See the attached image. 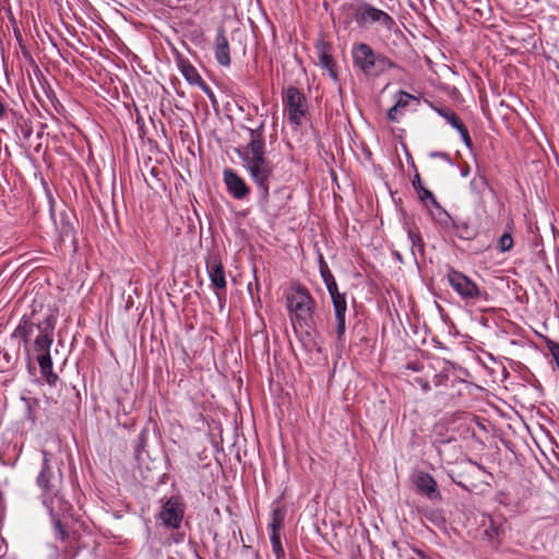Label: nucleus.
Segmentation results:
<instances>
[{
    "mask_svg": "<svg viewBox=\"0 0 559 559\" xmlns=\"http://www.w3.org/2000/svg\"><path fill=\"white\" fill-rule=\"evenodd\" d=\"M487 180L484 176H477V177H474L471 182H469V189L471 191L474 193V195L480 200L481 199V194L483 192L485 191V189L487 188Z\"/></svg>",
    "mask_w": 559,
    "mask_h": 559,
    "instance_id": "22",
    "label": "nucleus"
},
{
    "mask_svg": "<svg viewBox=\"0 0 559 559\" xmlns=\"http://www.w3.org/2000/svg\"><path fill=\"white\" fill-rule=\"evenodd\" d=\"M52 332L53 326L47 324L46 328L37 335L35 340V349L38 354L50 353V346L52 344Z\"/></svg>",
    "mask_w": 559,
    "mask_h": 559,
    "instance_id": "17",
    "label": "nucleus"
},
{
    "mask_svg": "<svg viewBox=\"0 0 559 559\" xmlns=\"http://www.w3.org/2000/svg\"><path fill=\"white\" fill-rule=\"evenodd\" d=\"M412 185H413V187H414V189L416 191H418L420 188H424V186L421 185L420 176H419L418 173L415 174V176H414V178L412 180Z\"/></svg>",
    "mask_w": 559,
    "mask_h": 559,
    "instance_id": "35",
    "label": "nucleus"
},
{
    "mask_svg": "<svg viewBox=\"0 0 559 559\" xmlns=\"http://www.w3.org/2000/svg\"><path fill=\"white\" fill-rule=\"evenodd\" d=\"M321 276L326 285L328 292L330 296H334L337 294H341L337 288V284L335 282L334 276L332 275L331 271L329 270L328 265L325 263L321 264L320 267Z\"/></svg>",
    "mask_w": 559,
    "mask_h": 559,
    "instance_id": "20",
    "label": "nucleus"
},
{
    "mask_svg": "<svg viewBox=\"0 0 559 559\" xmlns=\"http://www.w3.org/2000/svg\"><path fill=\"white\" fill-rule=\"evenodd\" d=\"M182 538H183V534H177L176 537H175V542L179 543V542L182 540Z\"/></svg>",
    "mask_w": 559,
    "mask_h": 559,
    "instance_id": "37",
    "label": "nucleus"
},
{
    "mask_svg": "<svg viewBox=\"0 0 559 559\" xmlns=\"http://www.w3.org/2000/svg\"><path fill=\"white\" fill-rule=\"evenodd\" d=\"M513 247V238L511 234L506 233L503 234L498 242V248L501 252L509 251Z\"/></svg>",
    "mask_w": 559,
    "mask_h": 559,
    "instance_id": "27",
    "label": "nucleus"
},
{
    "mask_svg": "<svg viewBox=\"0 0 559 559\" xmlns=\"http://www.w3.org/2000/svg\"><path fill=\"white\" fill-rule=\"evenodd\" d=\"M354 19L358 25L364 27L376 23L386 31H391L395 25V22L391 15L366 2L360 3L357 7Z\"/></svg>",
    "mask_w": 559,
    "mask_h": 559,
    "instance_id": "6",
    "label": "nucleus"
},
{
    "mask_svg": "<svg viewBox=\"0 0 559 559\" xmlns=\"http://www.w3.org/2000/svg\"><path fill=\"white\" fill-rule=\"evenodd\" d=\"M22 401L25 403L26 409H27V418L31 421H35V415L33 412V405L37 404L36 400L25 399L22 397Z\"/></svg>",
    "mask_w": 559,
    "mask_h": 559,
    "instance_id": "29",
    "label": "nucleus"
},
{
    "mask_svg": "<svg viewBox=\"0 0 559 559\" xmlns=\"http://www.w3.org/2000/svg\"><path fill=\"white\" fill-rule=\"evenodd\" d=\"M414 552L417 554L421 559H426V555L421 550L414 549Z\"/></svg>",
    "mask_w": 559,
    "mask_h": 559,
    "instance_id": "36",
    "label": "nucleus"
},
{
    "mask_svg": "<svg viewBox=\"0 0 559 559\" xmlns=\"http://www.w3.org/2000/svg\"><path fill=\"white\" fill-rule=\"evenodd\" d=\"M284 104L288 111V119L292 123L297 126L306 115V99L305 96L296 87H288L284 95Z\"/></svg>",
    "mask_w": 559,
    "mask_h": 559,
    "instance_id": "8",
    "label": "nucleus"
},
{
    "mask_svg": "<svg viewBox=\"0 0 559 559\" xmlns=\"http://www.w3.org/2000/svg\"><path fill=\"white\" fill-rule=\"evenodd\" d=\"M407 551V547H401L396 542H391L386 545L385 549L383 550V554L389 559H404V557H406Z\"/></svg>",
    "mask_w": 559,
    "mask_h": 559,
    "instance_id": "21",
    "label": "nucleus"
},
{
    "mask_svg": "<svg viewBox=\"0 0 559 559\" xmlns=\"http://www.w3.org/2000/svg\"><path fill=\"white\" fill-rule=\"evenodd\" d=\"M334 317L336 322V336L337 341H342L346 331V311H347V301L345 298V294H337L331 296Z\"/></svg>",
    "mask_w": 559,
    "mask_h": 559,
    "instance_id": "9",
    "label": "nucleus"
},
{
    "mask_svg": "<svg viewBox=\"0 0 559 559\" xmlns=\"http://www.w3.org/2000/svg\"><path fill=\"white\" fill-rule=\"evenodd\" d=\"M395 99L396 107L401 108L402 110L406 108L411 102H418L416 97L406 92H399L395 96Z\"/></svg>",
    "mask_w": 559,
    "mask_h": 559,
    "instance_id": "24",
    "label": "nucleus"
},
{
    "mask_svg": "<svg viewBox=\"0 0 559 559\" xmlns=\"http://www.w3.org/2000/svg\"><path fill=\"white\" fill-rule=\"evenodd\" d=\"M37 361L41 373L52 369V359L50 353L37 354Z\"/></svg>",
    "mask_w": 559,
    "mask_h": 559,
    "instance_id": "25",
    "label": "nucleus"
},
{
    "mask_svg": "<svg viewBox=\"0 0 559 559\" xmlns=\"http://www.w3.org/2000/svg\"><path fill=\"white\" fill-rule=\"evenodd\" d=\"M403 115V111L401 108H397L396 105H394L392 108H390L388 112V118L391 121H399L400 117Z\"/></svg>",
    "mask_w": 559,
    "mask_h": 559,
    "instance_id": "31",
    "label": "nucleus"
},
{
    "mask_svg": "<svg viewBox=\"0 0 559 559\" xmlns=\"http://www.w3.org/2000/svg\"><path fill=\"white\" fill-rule=\"evenodd\" d=\"M439 114L449 122L452 127H454L461 134L463 141L471 145V138L468 131L462 120L456 116L453 111L449 109H441Z\"/></svg>",
    "mask_w": 559,
    "mask_h": 559,
    "instance_id": "16",
    "label": "nucleus"
},
{
    "mask_svg": "<svg viewBox=\"0 0 559 559\" xmlns=\"http://www.w3.org/2000/svg\"><path fill=\"white\" fill-rule=\"evenodd\" d=\"M185 515V504L178 497H170L158 513L162 524L171 530H178Z\"/></svg>",
    "mask_w": 559,
    "mask_h": 559,
    "instance_id": "7",
    "label": "nucleus"
},
{
    "mask_svg": "<svg viewBox=\"0 0 559 559\" xmlns=\"http://www.w3.org/2000/svg\"><path fill=\"white\" fill-rule=\"evenodd\" d=\"M451 222H452V226L455 230V235L459 238L464 239V240H471V239L475 238L476 229L473 228L468 223L463 222V221H453V219H451Z\"/></svg>",
    "mask_w": 559,
    "mask_h": 559,
    "instance_id": "18",
    "label": "nucleus"
},
{
    "mask_svg": "<svg viewBox=\"0 0 559 559\" xmlns=\"http://www.w3.org/2000/svg\"><path fill=\"white\" fill-rule=\"evenodd\" d=\"M271 542H272V545H273V549L276 554H278L280 551H282V545H281V538H280V534L276 532V531H272V534H271Z\"/></svg>",
    "mask_w": 559,
    "mask_h": 559,
    "instance_id": "30",
    "label": "nucleus"
},
{
    "mask_svg": "<svg viewBox=\"0 0 559 559\" xmlns=\"http://www.w3.org/2000/svg\"><path fill=\"white\" fill-rule=\"evenodd\" d=\"M4 111H5V108H4V106L0 103V118L3 116Z\"/></svg>",
    "mask_w": 559,
    "mask_h": 559,
    "instance_id": "38",
    "label": "nucleus"
},
{
    "mask_svg": "<svg viewBox=\"0 0 559 559\" xmlns=\"http://www.w3.org/2000/svg\"><path fill=\"white\" fill-rule=\"evenodd\" d=\"M284 516H285V513L281 509H276V510L273 511V513H272V522L270 524L272 531H276L277 532L282 527L283 521H284Z\"/></svg>",
    "mask_w": 559,
    "mask_h": 559,
    "instance_id": "26",
    "label": "nucleus"
},
{
    "mask_svg": "<svg viewBox=\"0 0 559 559\" xmlns=\"http://www.w3.org/2000/svg\"><path fill=\"white\" fill-rule=\"evenodd\" d=\"M41 374L45 377L46 381H47L50 385L55 384V383H56V381L58 380V376L53 372V370H52V369L50 370V372H49V371H46V372H43Z\"/></svg>",
    "mask_w": 559,
    "mask_h": 559,
    "instance_id": "32",
    "label": "nucleus"
},
{
    "mask_svg": "<svg viewBox=\"0 0 559 559\" xmlns=\"http://www.w3.org/2000/svg\"><path fill=\"white\" fill-rule=\"evenodd\" d=\"M406 559H413V558H406Z\"/></svg>",
    "mask_w": 559,
    "mask_h": 559,
    "instance_id": "39",
    "label": "nucleus"
},
{
    "mask_svg": "<svg viewBox=\"0 0 559 559\" xmlns=\"http://www.w3.org/2000/svg\"><path fill=\"white\" fill-rule=\"evenodd\" d=\"M415 485L421 493L426 495L430 499H435L440 496L436 480L427 473H418L415 476Z\"/></svg>",
    "mask_w": 559,
    "mask_h": 559,
    "instance_id": "12",
    "label": "nucleus"
},
{
    "mask_svg": "<svg viewBox=\"0 0 559 559\" xmlns=\"http://www.w3.org/2000/svg\"><path fill=\"white\" fill-rule=\"evenodd\" d=\"M248 131L250 140L246 146L238 151V155L252 181L258 186L262 195L266 197L270 190L273 166L265 157L264 122H261L254 129H248Z\"/></svg>",
    "mask_w": 559,
    "mask_h": 559,
    "instance_id": "1",
    "label": "nucleus"
},
{
    "mask_svg": "<svg viewBox=\"0 0 559 559\" xmlns=\"http://www.w3.org/2000/svg\"><path fill=\"white\" fill-rule=\"evenodd\" d=\"M408 239L412 243V251L413 253L415 254V250H417L418 252L423 253L424 251V242H423V239L420 237V235L413 230V229H409L408 230Z\"/></svg>",
    "mask_w": 559,
    "mask_h": 559,
    "instance_id": "23",
    "label": "nucleus"
},
{
    "mask_svg": "<svg viewBox=\"0 0 559 559\" xmlns=\"http://www.w3.org/2000/svg\"><path fill=\"white\" fill-rule=\"evenodd\" d=\"M41 374L45 377L46 381H47L50 385L55 384V383H56V381L58 380V376L53 372V370H52V369L50 370V372H49V371H46V372H43Z\"/></svg>",
    "mask_w": 559,
    "mask_h": 559,
    "instance_id": "33",
    "label": "nucleus"
},
{
    "mask_svg": "<svg viewBox=\"0 0 559 559\" xmlns=\"http://www.w3.org/2000/svg\"><path fill=\"white\" fill-rule=\"evenodd\" d=\"M33 330H34V324L29 320L23 318L21 320L20 324L17 325V328L15 329L13 335L15 337L21 338L24 343H28L31 340Z\"/></svg>",
    "mask_w": 559,
    "mask_h": 559,
    "instance_id": "19",
    "label": "nucleus"
},
{
    "mask_svg": "<svg viewBox=\"0 0 559 559\" xmlns=\"http://www.w3.org/2000/svg\"><path fill=\"white\" fill-rule=\"evenodd\" d=\"M430 157H432V158H441L443 160L450 162L449 154H447L444 152H431L430 153Z\"/></svg>",
    "mask_w": 559,
    "mask_h": 559,
    "instance_id": "34",
    "label": "nucleus"
},
{
    "mask_svg": "<svg viewBox=\"0 0 559 559\" xmlns=\"http://www.w3.org/2000/svg\"><path fill=\"white\" fill-rule=\"evenodd\" d=\"M214 50L219 64L225 67L230 64L229 44L223 29H219L216 34Z\"/></svg>",
    "mask_w": 559,
    "mask_h": 559,
    "instance_id": "13",
    "label": "nucleus"
},
{
    "mask_svg": "<svg viewBox=\"0 0 559 559\" xmlns=\"http://www.w3.org/2000/svg\"><path fill=\"white\" fill-rule=\"evenodd\" d=\"M223 177L227 190L234 198L241 200L248 195V186L246 185L245 180L234 169H225Z\"/></svg>",
    "mask_w": 559,
    "mask_h": 559,
    "instance_id": "10",
    "label": "nucleus"
},
{
    "mask_svg": "<svg viewBox=\"0 0 559 559\" xmlns=\"http://www.w3.org/2000/svg\"><path fill=\"white\" fill-rule=\"evenodd\" d=\"M355 67L367 75H379L395 67V63L384 55L376 53L368 44H358L353 48Z\"/></svg>",
    "mask_w": 559,
    "mask_h": 559,
    "instance_id": "4",
    "label": "nucleus"
},
{
    "mask_svg": "<svg viewBox=\"0 0 559 559\" xmlns=\"http://www.w3.org/2000/svg\"><path fill=\"white\" fill-rule=\"evenodd\" d=\"M419 199L423 201V202H427L429 201L430 203L437 205V200L435 198V195L432 194L431 191H429L428 189H426L425 187L424 188H420L418 191H416Z\"/></svg>",
    "mask_w": 559,
    "mask_h": 559,
    "instance_id": "28",
    "label": "nucleus"
},
{
    "mask_svg": "<svg viewBox=\"0 0 559 559\" xmlns=\"http://www.w3.org/2000/svg\"><path fill=\"white\" fill-rule=\"evenodd\" d=\"M286 305L294 325L299 328L310 325L316 302L306 287L293 286L286 294Z\"/></svg>",
    "mask_w": 559,
    "mask_h": 559,
    "instance_id": "3",
    "label": "nucleus"
},
{
    "mask_svg": "<svg viewBox=\"0 0 559 559\" xmlns=\"http://www.w3.org/2000/svg\"><path fill=\"white\" fill-rule=\"evenodd\" d=\"M447 280L453 290L466 304H475L479 300L487 301L489 299V295L485 289H481L467 275L457 270H454L453 267L448 269Z\"/></svg>",
    "mask_w": 559,
    "mask_h": 559,
    "instance_id": "5",
    "label": "nucleus"
},
{
    "mask_svg": "<svg viewBox=\"0 0 559 559\" xmlns=\"http://www.w3.org/2000/svg\"><path fill=\"white\" fill-rule=\"evenodd\" d=\"M179 69L189 84L199 85L207 95H213L209 86L203 82L197 69L191 63L181 60L179 62Z\"/></svg>",
    "mask_w": 559,
    "mask_h": 559,
    "instance_id": "14",
    "label": "nucleus"
},
{
    "mask_svg": "<svg viewBox=\"0 0 559 559\" xmlns=\"http://www.w3.org/2000/svg\"><path fill=\"white\" fill-rule=\"evenodd\" d=\"M43 466L37 477V485L43 490L44 504L49 510L58 538L64 542L68 538V532L63 519L70 512L71 506L59 495V489L51 481L52 471L48 462V454L47 452H43Z\"/></svg>",
    "mask_w": 559,
    "mask_h": 559,
    "instance_id": "2",
    "label": "nucleus"
},
{
    "mask_svg": "<svg viewBox=\"0 0 559 559\" xmlns=\"http://www.w3.org/2000/svg\"><path fill=\"white\" fill-rule=\"evenodd\" d=\"M316 52L319 64L325 69L330 78L334 81L337 80V73L335 70V62L332 57V48L325 41H318L316 45Z\"/></svg>",
    "mask_w": 559,
    "mask_h": 559,
    "instance_id": "11",
    "label": "nucleus"
},
{
    "mask_svg": "<svg viewBox=\"0 0 559 559\" xmlns=\"http://www.w3.org/2000/svg\"><path fill=\"white\" fill-rule=\"evenodd\" d=\"M206 269L212 285L217 289H224L226 280L222 263L217 259L211 258L206 262Z\"/></svg>",
    "mask_w": 559,
    "mask_h": 559,
    "instance_id": "15",
    "label": "nucleus"
}]
</instances>
